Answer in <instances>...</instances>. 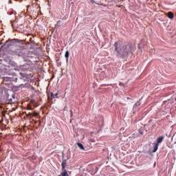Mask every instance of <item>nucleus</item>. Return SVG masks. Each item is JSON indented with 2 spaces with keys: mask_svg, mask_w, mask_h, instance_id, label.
<instances>
[{
  "mask_svg": "<svg viewBox=\"0 0 176 176\" xmlns=\"http://www.w3.org/2000/svg\"><path fill=\"white\" fill-rule=\"evenodd\" d=\"M113 47L116 56V57H118V58H124V57H128L129 52H131V44H122L120 42L117 41L114 43Z\"/></svg>",
  "mask_w": 176,
  "mask_h": 176,
  "instance_id": "f257e3e1",
  "label": "nucleus"
},
{
  "mask_svg": "<svg viewBox=\"0 0 176 176\" xmlns=\"http://www.w3.org/2000/svg\"><path fill=\"white\" fill-rule=\"evenodd\" d=\"M6 98L8 100V104H14L16 102V95L14 94H12L11 95L6 92Z\"/></svg>",
  "mask_w": 176,
  "mask_h": 176,
  "instance_id": "f03ea898",
  "label": "nucleus"
},
{
  "mask_svg": "<svg viewBox=\"0 0 176 176\" xmlns=\"http://www.w3.org/2000/svg\"><path fill=\"white\" fill-rule=\"evenodd\" d=\"M30 68H31V65H30V64L28 63L19 66V69H21V71H23V72H25V71H28V69H30Z\"/></svg>",
  "mask_w": 176,
  "mask_h": 176,
  "instance_id": "7ed1b4c3",
  "label": "nucleus"
},
{
  "mask_svg": "<svg viewBox=\"0 0 176 176\" xmlns=\"http://www.w3.org/2000/svg\"><path fill=\"white\" fill-rule=\"evenodd\" d=\"M15 54L16 56H19V57H23L24 61H25L27 63H30V59L25 58V56H24V54H23V52H21V51H19V52L15 51Z\"/></svg>",
  "mask_w": 176,
  "mask_h": 176,
  "instance_id": "20e7f679",
  "label": "nucleus"
},
{
  "mask_svg": "<svg viewBox=\"0 0 176 176\" xmlns=\"http://www.w3.org/2000/svg\"><path fill=\"white\" fill-rule=\"evenodd\" d=\"M20 79H23V80H27V79H28V74L27 73L20 72Z\"/></svg>",
  "mask_w": 176,
  "mask_h": 176,
  "instance_id": "39448f33",
  "label": "nucleus"
},
{
  "mask_svg": "<svg viewBox=\"0 0 176 176\" xmlns=\"http://www.w3.org/2000/svg\"><path fill=\"white\" fill-rule=\"evenodd\" d=\"M163 140H164V135L160 136L157 138V144L159 145V144H162L163 142Z\"/></svg>",
  "mask_w": 176,
  "mask_h": 176,
  "instance_id": "423d86ee",
  "label": "nucleus"
},
{
  "mask_svg": "<svg viewBox=\"0 0 176 176\" xmlns=\"http://www.w3.org/2000/svg\"><path fill=\"white\" fill-rule=\"evenodd\" d=\"M61 166H62V170L63 171H65V167H67V162L66 161H63L62 164H61Z\"/></svg>",
  "mask_w": 176,
  "mask_h": 176,
  "instance_id": "0eeeda50",
  "label": "nucleus"
},
{
  "mask_svg": "<svg viewBox=\"0 0 176 176\" xmlns=\"http://www.w3.org/2000/svg\"><path fill=\"white\" fill-rule=\"evenodd\" d=\"M167 16L168 19H174V13H173V12H168Z\"/></svg>",
  "mask_w": 176,
  "mask_h": 176,
  "instance_id": "6e6552de",
  "label": "nucleus"
},
{
  "mask_svg": "<svg viewBox=\"0 0 176 176\" xmlns=\"http://www.w3.org/2000/svg\"><path fill=\"white\" fill-rule=\"evenodd\" d=\"M159 149V144L157 143L154 144L153 152L155 153Z\"/></svg>",
  "mask_w": 176,
  "mask_h": 176,
  "instance_id": "1a4fd4ad",
  "label": "nucleus"
},
{
  "mask_svg": "<svg viewBox=\"0 0 176 176\" xmlns=\"http://www.w3.org/2000/svg\"><path fill=\"white\" fill-rule=\"evenodd\" d=\"M19 40L14 38L10 41V43L8 44V46H12V43H16V42H17Z\"/></svg>",
  "mask_w": 176,
  "mask_h": 176,
  "instance_id": "9d476101",
  "label": "nucleus"
},
{
  "mask_svg": "<svg viewBox=\"0 0 176 176\" xmlns=\"http://www.w3.org/2000/svg\"><path fill=\"white\" fill-rule=\"evenodd\" d=\"M59 176H69L68 175V172H67V170H63V172L59 175Z\"/></svg>",
  "mask_w": 176,
  "mask_h": 176,
  "instance_id": "9b49d317",
  "label": "nucleus"
},
{
  "mask_svg": "<svg viewBox=\"0 0 176 176\" xmlns=\"http://www.w3.org/2000/svg\"><path fill=\"white\" fill-rule=\"evenodd\" d=\"M30 102H31V104H32V105H34V107L35 108H36V107H38V103L35 100H32L30 101Z\"/></svg>",
  "mask_w": 176,
  "mask_h": 176,
  "instance_id": "f8f14e48",
  "label": "nucleus"
},
{
  "mask_svg": "<svg viewBox=\"0 0 176 176\" xmlns=\"http://www.w3.org/2000/svg\"><path fill=\"white\" fill-rule=\"evenodd\" d=\"M77 145H78V146L80 148V149H82V151H85V147L83 146V144H82L81 143H77Z\"/></svg>",
  "mask_w": 176,
  "mask_h": 176,
  "instance_id": "ddd939ff",
  "label": "nucleus"
},
{
  "mask_svg": "<svg viewBox=\"0 0 176 176\" xmlns=\"http://www.w3.org/2000/svg\"><path fill=\"white\" fill-rule=\"evenodd\" d=\"M58 96V93H56V94L51 93V97L52 98H57V96Z\"/></svg>",
  "mask_w": 176,
  "mask_h": 176,
  "instance_id": "4468645a",
  "label": "nucleus"
},
{
  "mask_svg": "<svg viewBox=\"0 0 176 176\" xmlns=\"http://www.w3.org/2000/svg\"><path fill=\"white\" fill-rule=\"evenodd\" d=\"M65 58H67V60H68V58L69 57V51L65 52Z\"/></svg>",
  "mask_w": 176,
  "mask_h": 176,
  "instance_id": "2eb2a0df",
  "label": "nucleus"
},
{
  "mask_svg": "<svg viewBox=\"0 0 176 176\" xmlns=\"http://www.w3.org/2000/svg\"><path fill=\"white\" fill-rule=\"evenodd\" d=\"M141 100H140L139 101H138L135 104V107H140L141 105Z\"/></svg>",
  "mask_w": 176,
  "mask_h": 176,
  "instance_id": "dca6fc26",
  "label": "nucleus"
},
{
  "mask_svg": "<svg viewBox=\"0 0 176 176\" xmlns=\"http://www.w3.org/2000/svg\"><path fill=\"white\" fill-rule=\"evenodd\" d=\"M3 94V89L0 88V96H2Z\"/></svg>",
  "mask_w": 176,
  "mask_h": 176,
  "instance_id": "f3484780",
  "label": "nucleus"
},
{
  "mask_svg": "<svg viewBox=\"0 0 176 176\" xmlns=\"http://www.w3.org/2000/svg\"><path fill=\"white\" fill-rule=\"evenodd\" d=\"M27 109L31 110L34 109L31 106H28Z\"/></svg>",
  "mask_w": 176,
  "mask_h": 176,
  "instance_id": "a211bd4d",
  "label": "nucleus"
},
{
  "mask_svg": "<svg viewBox=\"0 0 176 176\" xmlns=\"http://www.w3.org/2000/svg\"><path fill=\"white\" fill-rule=\"evenodd\" d=\"M140 134H141L142 135H144V131H141V130H139Z\"/></svg>",
  "mask_w": 176,
  "mask_h": 176,
  "instance_id": "6ab92c4d",
  "label": "nucleus"
},
{
  "mask_svg": "<svg viewBox=\"0 0 176 176\" xmlns=\"http://www.w3.org/2000/svg\"><path fill=\"white\" fill-rule=\"evenodd\" d=\"M90 1L91 2V3H96V1L94 0H90Z\"/></svg>",
  "mask_w": 176,
  "mask_h": 176,
  "instance_id": "aec40b11",
  "label": "nucleus"
},
{
  "mask_svg": "<svg viewBox=\"0 0 176 176\" xmlns=\"http://www.w3.org/2000/svg\"><path fill=\"white\" fill-rule=\"evenodd\" d=\"M33 116H38V113H35L34 114H33Z\"/></svg>",
  "mask_w": 176,
  "mask_h": 176,
  "instance_id": "412c9836",
  "label": "nucleus"
},
{
  "mask_svg": "<svg viewBox=\"0 0 176 176\" xmlns=\"http://www.w3.org/2000/svg\"><path fill=\"white\" fill-rule=\"evenodd\" d=\"M57 24H61V21H58L57 22Z\"/></svg>",
  "mask_w": 176,
  "mask_h": 176,
  "instance_id": "4be33fe9",
  "label": "nucleus"
},
{
  "mask_svg": "<svg viewBox=\"0 0 176 176\" xmlns=\"http://www.w3.org/2000/svg\"><path fill=\"white\" fill-rule=\"evenodd\" d=\"M38 126H41V120H38Z\"/></svg>",
  "mask_w": 176,
  "mask_h": 176,
  "instance_id": "5701e85b",
  "label": "nucleus"
},
{
  "mask_svg": "<svg viewBox=\"0 0 176 176\" xmlns=\"http://www.w3.org/2000/svg\"><path fill=\"white\" fill-rule=\"evenodd\" d=\"M126 100H131V98H130L129 97H127Z\"/></svg>",
  "mask_w": 176,
  "mask_h": 176,
  "instance_id": "b1692460",
  "label": "nucleus"
},
{
  "mask_svg": "<svg viewBox=\"0 0 176 176\" xmlns=\"http://www.w3.org/2000/svg\"><path fill=\"white\" fill-rule=\"evenodd\" d=\"M36 123H38V122H37V121H35V124H36Z\"/></svg>",
  "mask_w": 176,
  "mask_h": 176,
  "instance_id": "393cba45",
  "label": "nucleus"
},
{
  "mask_svg": "<svg viewBox=\"0 0 176 176\" xmlns=\"http://www.w3.org/2000/svg\"><path fill=\"white\" fill-rule=\"evenodd\" d=\"M6 43H9V41H6Z\"/></svg>",
  "mask_w": 176,
  "mask_h": 176,
  "instance_id": "a878e982",
  "label": "nucleus"
},
{
  "mask_svg": "<svg viewBox=\"0 0 176 176\" xmlns=\"http://www.w3.org/2000/svg\"><path fill=\"white\" fill-rule=\"evenodd\" d=\"M102 74H104V72H102Z\"/></svg>",
  "mask_w": 176,
  "mask_h": 176,
  "instance_id": "bb28decb",
  "label": "nucleus"
},
{
  "mask_svg": "<svg viewBox=\"0 0 176 176\" xmlns=\"http://www.w3.org/2000/svg\"><path fill=\"white\" fill-rule=\"evenodd\" d=\"M29 115H32V113H30V114H29Z\"/></svg>",
  "mask_w": 176,
  "mask_h": 176,
  "instance_id": "cd10ccee",
  "label": "nucleus"
}]
</instances>
